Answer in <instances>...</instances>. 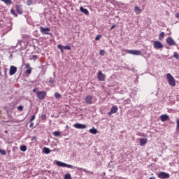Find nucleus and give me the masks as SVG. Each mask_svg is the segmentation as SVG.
I'll use <instances>...</instances> for the list:
<instances>
[{"label": "nucleus", "mask_w": 179, "mask_h": 179, "mask_svg": "<svg viewBox=\"0 0 179 179\" xmlns=\"http://www.w3.org/2000/svg\"><path fill=\"white\" fill-rule=\"evenodd\" d=\"M166 79H167L170 86H173V87L176 86V79L174 78V77H173V76L171 74L167 73Z\"/></svg>", "instance_id": "f257e3e1"}, {"label": "nucleus", "mask_w": 179, "mask_h": 179, "mask_svg": "<svg viewBox=\"0 0 179 179\" xmlns=\"http://www.w3.org/2000/svg\"><path fill=\"white\" fill-rule=\"evenodd\" d=\"M16 72H17V67H16L15 66H10V71H9L10 76L15 75V73H16Z\"/></svg>", "instance_id": "6e6552de"}, {"label": "nucleus", "mask_w": 179, "mask_h": 179, "mask_svg": "<svg viewBox=\"0 0 179 179\" xmlns=\"http://www.w3.org/2000/svg\"><path fill=\"white\" fill-rule=\"evenodd\" d=\"M100 38H101V35H97V36L95 37V40H96V41L100 40Z\"/></svg>", "instance_id": "79ce46f5"}, {"label": "nucleus", "mask_w": 179, "mask_h": 179, "mask_svg": "<svg viewBox=\"0 0 179 179\" xmlns=\"http://www.w3.org/2000/svg\"><path fill=\"white\" fill-rule=\"evenodd\" d=\"M40 31L42 33V34L48 35V36H52V33H50L48 31H51V29L48 27L44 28L43 27H40Z\"/></svg>", "instance_id": "f03ea898"}, {"label": "nucleus", "mask_w": 179, "mask_h": 179, "mask_svg": "<svg viewBox=\"0 0 179 179\" xmlns=\"http://www.w3.org/2000/svg\"><path fill=\"white\" fill-rule=\"evenodd\" d=\"M10 14L11 15H14L15 16V17H17V14L16 13V12L13 10V8L10 9Z\"/></svg>", "instance_id": "cd10ccee"}, {"label": "nucleus", "mask_w": 179, "mask_h": 179, "mask_svg": "<svg viewBox=\"0 0 179 179\" xmlns=\"http://www.w3.org/2000/svg\"><path fill=\"white\" fill-rule=\"evenodd\" d=\"M5 133H6V134H8V131L6 130V131H5Z\"/></svg>", "instance_id": "603ef678"}, {"label": "nucleus", "mask_w": 179, "mask_h": 179, "mask_svg": "<svg viewBox=\"0 0 179 179\" xmlns=\"http://www.w3.org/2000/svg\"><path fill=\"white\" fill-rule=\"evenodd\" d=\"M31 141H37V136H33Z\"/></svg>", "instance_id": "de8ad7c7"}, {"label": "nucleus", "mask_w": 179, "mask_h": 179, "mask_svg": "<svg viewBox=\"0 0 179 179\" xmlns=\"http://www.w3.org/2000/svg\"><path fill=\"white\" fill-rule=\"evenodd\" d=\"M63 48H64V50H71V47L69 45H66V46H63Z\"/></svg>", "instance_id": "e433bc0d"}, {"label": "nucleus", "mask_w": 179, "mask_h": 179, "mask_svg": "<svg viewBox=\"0 0 179 179\" xmlns=\"http://www.w3.org/2000/svg\"><path fill=\"white\" fill-rule=\"evenodd\" d=\"M162 38H164V32H161L159 35V40H162Z\"/></svg>", "instance_id": "c756f323"}, {"label": "nucleus", "mask_w": 179, "mask_h": 179, "mask_svg": "<svg viewBox=\"0 0 179 179\" xmlns=\"http://www.w3.org/2000/svg\"><path fill=\"white\" fill-rule=\"evenodd\" d=\"M20 149L21 152H26V150H27V147L26 145H21Z\"/></svg>", "instance_id": "b1692460"}, {"label": "nucleus", "mask_w": 179, "mask_h": 179, "mask_svg": "<svg viewBox=\"0 0 179 179\" xmlns=\"http://www.w3.org/2000/svg\"><path fill=\"white\" fill-rule=\"evenodd\" d=\"M36 120V115H32L31 119H30V122H33Z\"/></svg>", "instance_id": "c9c22d12"}, {"label": "nucleus", "mask_w": 179, "mask_h": 179, "mask_svg": "<svg viewBox=\"0 0 179 179\" xmlns=\"http://www.w3.org/2000/svg\"><path fill=\"white\" fill-rule=\"evenodd\" d=\"M17 110L20 111H23V106L20 105L17 107Z\"/></svg>", "instance_id": "ea45409f"}, {"label": "nucleus", "mask_w": 179, "mask_h": 179, "mask_svg": "<svg viewBox=\"0 0 179 179\" xmlns=\"http://www.w3.org/2000/svg\"><path fill=\"white\" fill-rule=\"evenodd\" d=\"M34 127V123L31 122L30 124H29V128H33Z\"/></svg>", "instance_id": "a18cd8bd"}, {"label": "nucleus", "mask_w": 179, "mask_h": 179, "mask_svg": "<svg viewBox=\"0 0 179 179\" xmlns=\"http://www.w3.org/2000/svg\"><path fill=\"white\" fill-rule=\"evenodd\" d=\"M176 124H177V126H176V132H179V119H177V120H176Z\"/></svg>", "instance_id": "2f4dec72"}, {"label": "nucleus", "mask_w": 179, "mask_h": 179, "mask_svg": "<svg viewBox=\"0 0 179 179\" xmlns=\"http://www.w3.org/2000/svg\"><path fill=\"white\" fill-rule=\"evenodd\" d=\"M149 179H156V178H155V177H150Z\"/></svg>", "instance_id": "8fccbe9b"}, {"label": "nucleus", "mask_w": 179, "mask_h": 179, "mask_svg": "<svg viewBox=\"0 0 179 179\" xmlns=\"http://www.w3.org/2000/svg\"><path fill=\"white\" fill-rule=\"evenodd\" d=\"M33 3V0H27V6H30V5H31Z\"/></svg>", "instance_id": "473e14b6"}, {"label": "nucleus", "mask_w": 179, "mask_h": 179, "mask_svg": "<svg viewBox=\"0 0 179 179\" xmlns=\"http://www.w3.org/2000/svg\"><path fill=\"white\" fill-rule=\"evenodd\" d=\"M0 76H2V73L0 71Z\"/></svg>", "instance_id": "3c124183"}, {"label": "nucleus", "mask_w": 179, "mask_h": 179, "mask_svg": "<svg viewBox=\"0 0 179 179\" xmlns=\"http://www.w3.org/2000/svg\"><path fill=\"white\" fill-rule=\"evenodd\" d=\"M153 45L155 50H160V48H163V47H164V45H163L162 43L159 41H155Z\"/></svg>", "instance_id": "0eeeda50"}, {"label": "nucleus", "mask_w": 179, "mask_h": 179, "mask_svg": "<svg viewBox=\"0 0 179 179\" xmlns=\"http://www.w3.org/2000/svg\"><path fill=\"white\" fill-rule=\"evenodd\" d=\"M78 170H79L80 171H84V173H88L89 174H93V172L90 171H87L86 169H83V168H77Z\"/></svg>", "instance_id": "4be33fe9"}, {"label": "nucleus", "mask_w": 179, "mask_h": 179, "mask_svg": "<svg viewBox=\"0 0 179 179\" xmlns=\"http://www.w3.org/2000/svg\"><path fill=\"white\" fill-rule=\"evenodd\" d=\"M97 78L101 82H104V80H106V76L101 71L98 72Z\"/></svg>", "instance_id": "9d476101"}, {"label": "nucleus", "mask_w": 179, "mask_h": 179, "mask_svg": "<svg viewBox=\"0 0 179 179\" xmlns=\"http://www.w3.org/2000/svg\"><path fill=\"white\" fill-rule=\"evenodd\" d=\"M80 10L82 13H85L87 16H89V10L87 8H83V6H80Z\"/></svg>", "instance_id": "dca6fc26"}, {"label": "nucleus", "mask_w": 179, "mask_h": 179, "mask_svg": "<svg viewBox=\"0 0 179 179\" xmlns=\"http://www.w3.org/2000/svg\"><path fill=\"white\" fill-rule=\"evenodd\" d=\"M55 99H57V100H59V99H61V94L58 92H56L55 94Z\"/></svg>", "instance_id": "bb28decb"}, {"label": "nucleus", "mask_w": 179, "mask_h": 179, "mask_svg": "<svg viewBox=\"0 0 179 179\" xmlns=\"http://www.w3.org/2000/svg\"><path fill=\"white\" fill-rule=\"evenodd\" d=\"M106 54V52L103 50H99V55H104Z\"/></svg>", "instance_id": "a19ab883"}, {"label": "nucleus", "mask_w": 179, "mask_h": 179, "mask_svg": "<svg viewBox=\"0 0 179 179\" xmlns=\"http://www.w3.org/2000/svg\"><path fill=\"white\" fill-rule=\"evenodd\" d=\"M26 72H27V73H28V75H30V73H31V69H27Z\"/></svg>", "instance_id": "58836bf2"}, {"label": "nucleus", "mask_w": 179, "mask_h": 179, "mask_svg": "<svg viewBox=\"0 0 179 179\" xmlns=\"http://www.w3.org/2000/svg\"><path fill=\"white\" fill-rule=\"evenodd\" d=\"M37 90H38V87H35L34 90H33V92L34 93H36V94H37V92H38V91H37Z\"/></svg>", "instance_id": "37998d69"}, {"label": "nucleus", "mask_w": 179, "mask_h": 179, "mask_svg": "<svg viewBox=\"0 0 179 179\" xmlns=\"http://www.w3.org/2000/svg\"><path fill=\"white\" fill-rule=\"evenodd\" d=\"M0 65H1V61H0Z\"/></svg>", "instance_id": "5fc2aeb1"}, {"label": "nucleus", "mask_w": 179, "mask_h": 179, "mask_svg": "<svg viewBox=\"0 0 179 179\" xmlns=\"http://www.w3.org/2000/svg\"><path fill=\"white\" fill-rule=\"evenodd\" d=\"M176 17H177V19H179V13L176 14Z\"/></svg>", "instance_id": "09e8293b"}, {"label": "nucleus", "mask_w": 179, "mask_h": 179, "mask_svg": "<svg viewBox=\"0 0 179 179\" xmlns=\"http://www.w3.org/2000/svg\"><path fill=\"white\" fill-rule=\"evenodd\" d=\"M115 27H117L116 24L112 25L110 27V30H113V29H115Z\"/></svg>", "instance_id": "49530a36"}, {"label": "nucleus", "mask_w": 179, "mask_h": 179, "mask_svg": "<svg viewBox=\"0 0 179 179\" xmlns=\"http://www.w3.org/2000/svg\"><path fill=\"white\" fill-rule=\"evenodd\" d=\"M53 135L54 136H61V132L58 131H54Z\"/></svg>", "instance_id": "a878e982"}, {"label": "nucleus", "mask_w": 179, "mask_h": 179, "mask_svg": "<svg viewBox=\"0 0 179 179\" xmlns=\"http://www.w3.org/2000/svg\"><path fill=\"white\" fill-rule=\"evenodd\" d=\"M25 68H26L27 69H31V67L30 66L29 63H27V64H25Z\"/></svg>", "instance_id": "4c0bfd02"}, {"label": "nucleus", "mask_w": 179, "mask_h": 179, "mask_svg": "<svg viewBox=\"0 0 179 179\" xmlns=\"http://www.w3.org/2000/svg\"><path fill=\"white\" fill-rule=\"evenodd\" d=\"M173 57H174V58H176V59H179V55H178V53H177V52H174Z\"/></svg>", "instance_id": "72a5a7b5"}, {"label": "nucleus", "mask_w": 179, "mask_h": 179, "mask_svg": "<svg viewBox=\"0 0 179 179\" xmlns=\"http://www.w3.org/2000/svg\"><path fill=\"white\" fill-rule=\"evenodd\" d=\"M0 155H1V156H5V155H6V151L5 150H1V149H0Z\"/></svg>", "instance_id": "c85d7f7f"}, {"label": "nucleus", "mask_w": 179, "mask_h": 179, "mask_svg": "<svg viewBox=\"0 0 179 179\" xmlns=\"http://www.w3.org/2000/svg\"><path fill=\"white\" fill-rule=\"evenodd\" d=\"M37 58H38L37 55H33V56H32V59H33L34 61H36V60H37Z\"/></svg>", "instance_id": "c03bdc74"}, {"label": "nucleus", "mask_w": 179, "mask_h": 179, "mask_svg": "<svg viewBox=\"0 0 179 179\" xmlns=\"http://www.w3.org/2000/svg\"><path fill=\"white\" fill-rule=\"evenodd\" d=\"M49 83H50V85H54V83H55V80L50 78L49 80Z\"/></svg>", "instance_id": "f704fd0d"}, {"label": "nucleus", "mask_w": 179, "mask_h": 179, "mask_svg": "<svg viewBox=\"0 0 179 179\" xmlns=\"http://www.w3.org/2000/svg\"><path fill=\"white\" fill-rule=\"evenodd\" d=\"M127 54H131V55H141L142 52L141 50H125Z\"/></svg>", "instance_id": "423d86ee"}, {"label": "nucleus", "mask_w": 179, "mask_h": 179, "mask_svg": "<svg viewBox=\"0 0 179 179\" xmlns=\"http://www.w3.org/2000/svg\"><path fill=\"white\" fill-rule=\"evenodd\" d=\"M16 8V12L18 13V15H23V7L22 5H17L15 6Z\"/></svg>", "instance_id": "f8f14e48"}, {"label": "nucleus", "mask_w": 179, "mask_h": 179, "mask_svg": "<svg viewBox=\"0 0 179 179\" xmlns=\"http://www.w3.org/2000/svg\"><path fill=\"white\" fill-rule=\"evenodd\" d=\"M57 48H59V50H60L62 54H64V45H58Z\"/></svg>", "instance_id": "5701e85b"}, {"label": "nucleus", "mask_w": 179, "mask_h": 179, "mask_svg": "<svg viewBox=\"0 0 179 179\" xmlns=\"http://www.w3.org/2000/svg\"><path fill=\"white\" fill-rule=\"evenodd\" d=\"M74 127L77 129H86V128H87V126L86 124L76 123L74 124Z\"/></svg>", "instance_id": "1a4fd4ad"}, {"label": "nucleus", "mask_w": 179, "mask_h": 179, "mask_svg": "<svg viewBox=\"0 0 179 179\" xmlns=\"http://www.w3.org/2000/svg\"><path fill=\"white\" fill-rule=\"evenodd\" d=\"M41 118L43 121H45V120H47V115L45 114H42Z\"/></svg>", "instance_id": "7c9ffc66"}, {"label": "nucleus", "mask_w": 179, "mask_h": 179, "mask_svg": "<svg viewBox=\"0 0 179 179\" xmlns=\"http://www.w3.org/2000/svg\"><path fill=\"white\" fill-rule=\"evenodd\" d=\"M54 77L55 78V73H54Z\"/></svg>", "instance_id": "864d4df0"}, {"label": "nucleus", "mask_w": 179, "mask_h": 179, "mask_svg": "<svg viewBox=\"0 0 179 179\" xmlns=\"http://www.w3.org/2000/svg\"><path fill=\"white\" fill-rule=\"evenodd\" d=\"M56 164L57 166H59V167H68V169H73V166L67 164L61 161H56Z\"/></svg>", "instance_id": "20e7f679"}, {"label": "nucleus", "mask_w": 179, "mask_h": 179, "mask_svg": "<svg viewBox=\"0 0 179 179\" xmlns=\"http://www.w3.org/2000/svg\"><path fill=\"white\" fill-rule=\"evenodd\" d=\"M64 179H72V176H71V173H66L64 175Z\"/></svg>", "instance_id": "393cba45"}, {"label": "nucleus", "mask_w": 179, "mask_h": 179, "mask_svg": "<svg viewBox=\"0 0 179 179\" xmlns=\"http://www.w3.org/2000/svg\"><path fill=\"white\" fill-rule=\"evenodd\" d=\"M117 111H118V107H117L116 106H113L110 108V110L108 113V115H111L112 114H115V113H117Z\"/></svg>", "instance_id": "ddd939ff"}, {"label": "nucleus", "mask_w": 179, "mask_h": 179, "mask_svg": "<svg viewBox=\"0 0 179 179\" xmlns=\"http://www.w3.org/2000/svg\"><path fill=\"white\" fill-rule=\"evenodd\" d=\"M85 101L87 104H93V96L87 95L85 99Z\"/></svg>", "instance_id": "9b49d317"}, {"label": "nucleus", "mask_w": 179, "mask_h": 179, "mask_svg": "<svg viewBox=\"0 0 179 179\" xmlns=\"http://www.w3.org/2000/svg\"><path fill=\"white\" fill-rule=\"evenodd\" d=\"M148 143V138H141L140 139V145L141 146H145Z\"/></svg>", "instance_id": "f3484780"}, {"label": "nucleus", "mask_w": 179, "mask_h": 179, "mask_svg": "<svg viewBox=\"0 0 179 179\" xmlns=\"http://www.w3.org/2000/svg\"><path fill=\"white\" fill-rule=\"evenodd\" d=\"M43 152L45 154V155H50L51 153V150H50V148H47V147H45L43 149Z\"/></svg>", "instance_id": "412c9836"}, {"label": "nucleus", "mask_w": 179, "mask_h": 179, "mask_svg": "<svg viewBox=\"0 0 179 179\" xmlns=\"http://www.w3.org/2000/svg\"><path fill=\"white\" fill-rule=\"evenodd\" d=\"M1 2H3L5 5H7V6H9L12 5V3H13V1H12V0H1Z\"/></svg>", "instance_id": "a211bd4d"}, {"label": "nucleus", "mask_w": 179, "mask_h": 179, "mask_svg": "<svg viewBox=\"0 0 179 179\" xmlns=\"http://www.w3.org/2000/svg\"><path fill=\"white\" fill-rule=\"evenodd\" d=\"M166 43L169 45H176V41L170 36L166 38Z\"/></svg>", "instance_id": "4468645a"}, {"label": "nucleus", "mask_w": 179, "mask_h": 179, "mask_svg": "<svg viewBox=\"0 0 179 179\" xmlns=\"http://www.w3.org/2000/svg\"><path fill=\"white\" fill-rule=\"evenodd\" d=\"M157 177L158 178H161V179H167V178H170V174L164 171H162L157 173Z\"/></svg>", "instance_id": "39448f33"}, {"label": "nucleus", "mask_w": 179, "mask_h": 179, "mask_svg": "<svg viewBox=\"0 0 179 179\" xmlns=\"http://www.w3.org/2000/svg\"><path fill=\"white\" fill-rule=\"evenodd\" d=\"M36 96L38 100H44L45 96H47V92L45 91H38L36 92Z\"/></svg>", "instance_id": "7ed1b4c3"}, {"label": "nucleus", "mask_w": 179, "mask_h": 179, "mask_svg": "<svg viewBox=\"0 0 179 179\" xmlns=\"http://www.w3.org/2000/svg\"><path fill=\"white\" fill-rule=\"evenodd\" d=\"M89 132L90 134H92V135H96L99 131L96 128L92 127L89 130Z\"/></svg>", "instance_id": "aec40b11"}, {"label": "nucleus", "mask_w": 179, "mask_h": 179, "mask_svg": "<svg viewBox=\"0 0 179 179\" xmlns=\"http://www.w3.org/2000/svg\"><path fill=\"white\" fill-rule=\"evenodd\" d=\"M169 120H170L169 115H162L160 116V120L162 122H166V121H169Z\"/></svg>", "instance_id": "2eb2a0df"}, {"label": "nucleus", "mask_w": 179, "mask_h": 179, "mask_svg": "<svg viewBox=\"0 0 179 179\" xmlns=\"http://www.w3.org/2000/svg\"><path fill=\"white\" fill-rule=\"evenodd\" d=\"M134 12L136 15H141V13H142V10H141V8L138 6H134Z\"/></svg>", "instance_id": "6ab92c4d"}]
</instances>
